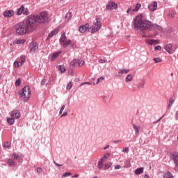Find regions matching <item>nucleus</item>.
Returning a JSON list of instances; mask_svg holds the SVG:
<instances>
[{"instance_id":"1","label":"nucleus","mask_w":178,"mask_h":178,"mask_svg":"<svg viewBox=\"0 0 178 178\" xmlns=\"http://www.w3.org/2000/svg\"><path fill=\"white\" fill-rule=\"evenodd\" d=\"M35 18L33 17H27L22 22L17 24L16 34L17 35H24L27 33H31L35 29L34 27Z\"/></svg>"},{"instance_id":"2","label":"nucleus","mask_w":178,"mask_h":178,"mask_svg":"<svg viewBox=\"0 0 178 178\" xmlns=\"http://www.w3.org/2000/svg\"><path fill=\"white\" fill-rule=\"evenodd\" d=\"M134 27L135 30H140L143 34L145 31L152 30V22L147 19H143V15H138L134 21Z\"/></svg>"},{"instance_id":"3","label":"nucleus","mask_w":178,"mask_h":178,"mask_svg":"<svg viewBox=\"0 0 178 178\" xmlns=\"http://www.w3.org/2000/svg\"><path fill=\"white\" fill-rule=\"evenodd\" d=\"M29 17L35 18V21L33 22V27L35 28L37 23H48L49 20L48 13L46 11L40 13L38 15H29Z\"/></svg>"},{"instance_id":"4","label":"nucleus","mask_w":178,"mask_h":178,"mask_svg":"<svg viewBox=\"0 0 178 178\" xmlns=\"http://www.w3.org/2000/svg\"><path fill=\"white\" fill-rule=\"evenodd\" d=\"M19 98H21L22 101H29V99H30V87L29 86H25L19 91Z\"/></svg>"},{"instance_id":"5","label":"nucleus","mask_w":178,"mask_h":178,"mask_svg":"<svg viewBox=\"0 0 178 178\" xmlns=\"http://www.w3.org/2000/svg\"><path fill=\"white\" fill-rule=\"evenodd\" d=\"M101 27H102L101 20L99 19V18H96V22H95L93 25L89 28V32L92 33V34H94V33L99 31V30H101Z\"/></svg>"},{"instance_id":"6","label":"nucleus","mask_w":178,"mask_h":178,"mask_svg":"<svg viewBox=\"0 0 178 178\" xmlns=\"http://www.w3.org/2000/svg\"><path fill=\"white\" fill-rule=\"evenodd\" d=\"M106 10H113V9H118V4L115 2L108 1L106 6Z\"/></svg>"},{"instance_id":"7","label":"nucleus","mask_w":178,"mask_h":178,"mask_svg":"<svg viewBox=\"0 0 178 178\" xmlns=\"http://www.w3.org/2000/svg\"><path fill=\"white\" fill-rule=\"evenodd\" d=\"M30 48V53L34 54V52H36L38 50V44L37 42H31L29 44Z\"/></svg>"},{"instance_id":"8","label":"nucleus","mask_w":178,"mask_h":178,"mask_svg":"<svg viewBox=\"0 0 178 178\" xmlns=\"http://www.w3.org/2000/svg\"><path fill=\"white\" fill-rule=\"evenodd\" d=\"M158 8V3L156 1H153L152 4L148 6V9L150 12H155Z\"/></svg>"},{"instance_id":"9","label":"nucleus","mask_w":178,"mask_h":178,"mask_svg":"<svg viewBox=\"0 0 178 178\" xmlns=\"http://www.w3.org/2000/svg\"><path fill=\"white\" fill-rule=\"evenodd\" d=\"M20 112L17 110L13 111L11 113V117L14 119H20Z\"/></svg>"},{"instance_id":"10","label":"nucleus","mask_w":178,"mask_h":178,"mask_svg":"<svg viewBox=\"0 0 178 178\" xmlns=\"http://www.w3.org/2000/svg\"><path fill=\"white\" fill-rule=\"evenodd\" d=\"M14 15L15 12L13 11V10H7L3 13V16L5 17H12V16H13Z\"/></svg>"},{"instance_id":"11","label":"nucleus","mask_w":178,"mask_h":178,"mask_svg":"<svg viewBox=\"0 0 178 178\" xmlns=\"http://www.w3.org/2000/svg\"><path fill=\"white\" fill-rule=\"evenodd\" d=\"M172 156L175 166H178V152H174Z\"/></svg>"},{"instance_id":"12","label":"nucleus","mask_w":178,"mask_h":178,"mask_svg":"<svg viewBox=\"0 0 178 178\" xmlns=\"http://www.w3.org/2000/svg\"><path fill=\"white\" fill-rule=\"evenodd\" d=\"M67 40V38L66 37V33H63L59 40L60 44H61V45H63V44L66 42Z\"/></svg>"},{"instance_id":"13","label":"nucleus","mask_w":178,"mask_h":178,"mask_svg":"<svg viewBox=\"0 0 178 178\" xmlns=\"http://www.w3.org/2000/svg\"><path fill=\"white\" fill-rule=\"evenodd\" d=\"M60 54H62L61 51H56V52L53 53V54L51 55V57L50 58V60L51 62H54V60H55L56 59V58H58V56H59V55Z\"/></svg>"},{"instance_id":"14","label":"nucleus","mask_w":178,"mask_h":178,"mask_svg":"<svg viewBox=\"0 0 178 178\" xmlns=\"http://www.w3.org/2000/svg\"><path fill=\"white\" fill-rule=\"evenodd\" d=\"M58 33H59V29H54L49 34L47 40H51V38H52V37H54V35H56V34H58Z\"/></svg>"},{"instance_id":"15","label":"nucleus","mask_w":178,"mask_h":178,"mask_svg":"<svg viewBox=\"0 0 178 178\" xmlns=\"http://www.w3.org/2000/svg\"><path fill=\"white\" fill-rule=\"evenodd\" d=\"M146 42L149 45H154V44H158V42H159V40L154 39H147Z\"/></svg>"},{"instance_id":"16","label":"nucleus","mask_w":178,"mask_h":178,"mask_svg":"<svg viewBox=\"0 0 178 178\" xmlns=\"http://www.w3.org/2000/svg\"><path fill=\"white\" fill-rule=\"evenodd\" d=\"M163 177V178H175V177L173 176V174H172L170 171H167L164 172Z\"/></svg>"},{"instance_id":"17","label":"nucleus","mask_w":178,"mask_h":178,"mask_svg":"<svg viewBox=\"0 0 178 178\" xmlns=\"http://www.w3.org/2000/svg\"><path fill=\"white\" fill-rule=\"evenodd\" d=\"M129 72H130V70H126V69L119 70L118 76L120 77V76H121L120 74H127V73H129Z\"/></svg>"},{"instance_id":"18","label":"nucleus","mask_w":178,"mask_h":178,"mask_svg":"<svg viewBox=\"0 0 178 178\" xmlns=\"http://www.w3.org/2000/svg\"><path fill=\"white\" fill-rule=\"evenodd\" d=\"M152 29H154V30H159V31H162V26L156 24H152Z\"/></svg>"},{"instance_id":"19","label":"nucleus","mask_w":178,"mask_h":178,"mask_svg":"<svg viewBox=\"0 0 178 178\" xmlns=\"http://www.w3.org/2000/svg\"><path fill=\"white\" fill-rule=\"evenodd\" d=\"M172 47L171 44H168L165 46V51H167L168 54H172Z\"/></svg>"},{"instance_id":"20","label":"nucleus","mask_w":178,"mask_h":178,"mask_svg":"<svg viewBox=\"0 0 178 178\" xmlns=\"http://www.w3.org/2000/svg\"><path fill=\"white\" fill-rule=\"evenodd\" d=\"M98 169H102L104 168V159H101L97 163Z\"/></svg>"},{"instance_id":"21","label":"nucleus","mask_w":178,"mask_h":178,"mask_svg":"<svg viewBox=\"0 0 178 178\" xmlns=\"http://www.w3.org/2000/svg\"><path fill=\"white\" fill-rule=\"evenodd\" d=\"M133 127L135 130V134L136 136H138L140 134V128L137 127L135 124H133Z\"/></svg>"},{"instance_id":"22","label":"nucleus","mask_w":178,"mask_h":178,"mask_svg":"<svg viewBox=\"0 0 178 178\" xmlns=\"http://www.w3.org/2000/svg\"><path fill=\"white\" fill-rule=\"evenodd\" d=\"M23 10H24V6H22L19 8L17 10L16 15H22L23 13Z\"/></svg>"},{"instance_id":"23","label":"nucleus","mask_w":178,"mask_h":178,"mask_svg":"<svg viewBox=\"0 0 178 178\" xmlns=\"http://www.w3.org/2000/svg\"><path fill=\"white\" fill-rule=\"evenodd\" d=\"M141 173H144V168H139L135 170L136 175H141Z\"/></svg>"},{"instance_id":"24","label":"nucleus","mask_w":178,"mask_h":178,"mask_svg":"<svg viewBox=\"0 0 178 178\" xmlns=\"http://www.w3.org/2000/svg\"><path fill=\"white\" fill-rule=\"evenodd\" d=\"M7 122H8V124L13 125V124H15V118H8Z\"/></svg>"},{"instance_id":"25","label":"nucleus","mask_w":178,"mask_h":178,"mask_svg":"<svg viewBox=\"0 0 178 178\" xmlns=\"http://www.w3.org/2000/svg\"><path fill=\"white\" fill-rule=\"evenodd\" d=\"M8 165L9 166H15V165H16V162H15V161H13V159H9L8 160V162H7Z\"/></svg>"},{"instance_id":"26","label":"nucleus","mask_w":178,"mask_h":178,"mask_svg":"<svg viewBox=\"0 0 178 178\" xmlns=\"http://www.w3.org/2000/svg\"><path fill=\"white\" fill-rule=\"evenodd\" d=\"M15 44H17L18 45H20V44H24L26 42V40L24 39H18L15 41Z\"/></svg>"},{"instance_id":"27","label":"nucleus","mask_w":178,"mask_h":178,"mask_svg":"<svg viewBox=\"0 0 178 178\" xmlns=\"http://www.w3.org/2000/svg\"><path fill=\"white\" fill-rule=\"evenodd\" d=\"M70 19H72V13L69 12L65 15V20L70 22Z\"/></svg>"},{"instance_id":"28","label":"nucleus","mask_w":178,"mask_h":178,"mask_svg":"<svg viewBox=\"0 0 178 178\" xmlns=\"http://www.w3.org/2000/svg\"><path fill=\"white\" fill-rule=\"evenodd\" d=\"M175 102V99L172 97H170L169 99V104H168V109H170L172 108V105H173V103Z\"/></svg>"},{"instance_id":"29","label":"nucleus","mask_w":178,"mask_h":178,"mask_svg":"<svg viewBox=\"0 0 178 178\" xmlns=\"http://www.w3.org/2000/svg\"><path fill=\"white\" fill-rule=\"evenodd\" d=\"M140 8H141V4L140 3H137L136 5V7L134 9L132 10V12H138L140 10Z\"/></svg>"},{"instance_id":"30","label":"nucleus","mask_w":178,"mask_h":178,"mask_svg":"<svg viewBox=\"0 0 178 178\" xmlns=\"http://www.w3.org/2000/svg\"><path fill=\"white\" fill-rule=\"evenodd\" d=\"M133 80V76L131 74H128L127 76L125 78V82L129 83Z\"/></svg>"},{"instance_id":"31","label":"nucleus","mask_w":178,"mask_h":178,"mask_svg":"<svg viewBox=\"0 0 178 178\" xmlns=\"http://www.w3.org/2000/svg\"><path fill=\"white\" fill-rule=\"evenodd\" d=\"M72 42L71 40H66L65 43L63 44V47L64 48H67L69 47V44Z\"/></svg>"},{"instance_id":"32","label":"nucleus","mask_w":178,"mask_h":178,"mask_svg":"<svg viewBox=\"0 0 178 178\" xmlns=\"http://www.w3.org/2000/svg\"><path fill=\"white\" fill-rule=\"evenodd\" d=\"M58 70L61 73H65L66 72V68H65V66L63 65H59L58 66Z\"/></svg>"},{"instance_id":"33","label":"nucleus","mask_w":178,"mask_h":178,"mask_svg":"<svg viewBox=\"0 0 178 178\" xmlns=\"http://www.w3.org/2000/svg\"><path fill=\"white\" fill-rule=\"evenodd\" d=\"M79 31H80L81 33H86V31H87L84 26L83 25L80 26L79 28Z\"/></svg>"},{"instance_id":"34","label":"nucleus","mask_w":178,"mask_h":178,"mask_svg":"<svg viewBox=\"0 0 178 178\" xmlns=\"http://www.w3.org/2000/svg\"><path fill=\"white\" fill-rule=\"evenodd\" d=\"M10 145H11L10 143H9V142H6V143H4V144L3 145V147L4 148H10Z\"/></svg>"},{"instance_id":"35","label":"nucleus","mask_w":178,"mask_h":178,"mask_svg":"<svg viewBox=\"0 0 178 178\" xmlns=\"http://www.w3.org/2000/svg\"><path fill=\"white\" fill-rule=\"evenodd\" d=\"M22 65H20V61L15 60L14 62V67H20Z\"/></svg>"},{"instance_id":"36","label":"nucleus","mask_w":178,"mask_h":178,"mask_svg":"<svg viewBox=\"0 0 178 178\" xmlns=\"http://www.w3.org/2000/svg\"><path fill=\"white\" fill-rule=\"evenodd\" d=\"M104 80H105V77L104 76L98 78L96 84H99L100 81H104Z\"/></svg>"},{"instance_id":"37","label":"nucleus","mask_w":178,"mask_h":178,"mask_svg":"<svg viewBox=\"0 0 178 178\" xmlns=\"http://www.w3.org/2000/svg\"><path fill=\"white\" fill-rule=\"evenodd\" d=\"M22 14L25 15V16H27V15H29V9L25 8L24 6V10L22 11Z\"/></svg>"},{"instance_id":"38","label":"nucleus","mask_w":178,"mask_h":178,"mask_svg":"<svg viewBox=\"0 0 178 178\" xmlns=\"http://www.w3.org/2000/svg\"><path fill=\"white\" fill-rule=\"evenodd\" d=\"M153 60L155 62V63H159L162 62V59H161L160 58H154Z\"/></svg>"},{"instance_id":"39","label":"nucleus","mask_w":178,"mask_h":178,"mask_svg":"<svg viewBox=\"0 0 178 178\" xmlns=\"http://www.w3.org/2000/svg\"><path fill=\"white\" fill-rule=\"evenodd\" d=\"M112 166V162H109L107 164H105L104 169H109Z\"/></svg>"},{"instance_id":"40","label":"nucleus","mask_w":178,"mask_h":178,"mask_svg":"<svg viewBox=\"0 0 178 178\" xmlns=\"http://www.w3.org/2000/svg\"><path fill=\"white\" fill-rule=\"evenodd\" d=\"M21 83H22V81L20 80V79H17L15 81L16 87H19V86H20Z\"/></svg>"},{"instance_id":"41","label":"nucleus","mask_w":178,"mask_h":178,"mask_svg":"<svg viewBox=\"0 0 178 178\" xmlns=\"http://www.w3.org/2000/svg\"><path fill=\"white\" fill-rule=\"evenodd\" d=\"M77 63L79 66H83V65H84V61L79 59V60H77Z\"/></svg>"},{"instance_id":"42","label":"nucleus","mask_w":178,"mask_h":178,"mask_svg":"<svg viewBox=\"0 0 178 178\" xmlns=\"http://www.w3.org/2000/svg\"><path fill=\"white\" fill-rule=\"evenodd\" d=\"M20 62V65H23V63H24L26 62V58L24 56H21V61Z\"/></svg>"},{"instance_id":"43","label":"nucleus","mask_w":178,"mask_h":178,"mask_svg":"<svg viewBox=\"0 0 178 178\" xmlns=\"http://www.w3.org/2000/svg\"><path fill=\"white\" fill-rule=\"evenodd\" d=\"M108 158H109V154H104V156L102 158V159H103V161H106Z\"/></svg>"},{"instance_id":"44","label":"nucleus","mask_w":178,"mask_h":178,"mask_svg":"<svg viewBox=\"0 0 178 178\" xmlns=\"http://www.w3.org/2000/svg\"><path fill=\"white\" fill-rule=\"evenodd\" d=\"M144 86H145V83H144V81H142L140 83H139L138 88H144Z\"/></svg>"},{"instance_id":"45","label":"nucleus","mask_w":178,"mask_h":178,"mask_svg":"<svg viewBox=\"0 0 178 178\" xmlns=\"http://www.w3.org/2000/svg\"><path fill=\"white\" fill-rule=\"evenodd\" d=\"M69 176H72V173L70 172H65L63 175V177H69Z\"/></svg>"},{"instance_id":"46","label":"nucleus","mask_w":178,"mask_h":178,"mask_svg":"<svg viewBox=\"0 0 178 178\" xmlns=\"http://www.w3.org/2000/svg\"><path fill=\"white\" fill-rule=\"evenodd\" d=\"M73 86V84L72 83V82H70L67 85V90H72V86Z\"/></svg>"},{"instance_id":"47","label":"nucleus","mask_w":178,"mask_h":178,"mask_svg":"<svg viewBox=\"0 0 178 178\" xmlns=\"http://www.w3.org/2000/svg\"><path fill=\"white\" fill-rule=\"evenodd\" d=\"M82 26L84 27L85 30H86V31L88 30V29L90 28V24L88 23H86Z\"/></svg>"},{"instance_id":"48","label":"nucleus","mask_w":178,"mask_h":178,"mask_svg":"<svg viewBox=\"0 0 178 178\" xmlns=\"http://www.w3.org/2000/svg\"><path fill=\"white\" fill-rule=\"evenodd\" d=\"M65 108H66V106L65 105H63L60 109V111H59V115H62V112H63V110L65 109Z\"/></svg>"},{"instance_id":"49","label":"nucleus","mask_w":178,"mask_h":178,"mask_svg":"<svg viewBox=\"0 0 178 178\" xmlns=\"http://www.w3.org/2000/svg\"><path fill=\"white\" fill-rule=\"evenodd\" d=\"M76 63H77V60H76V59H74V60L70 63V65H71V66H75Z\"/></svg>"},{"instance_id":"50","label":"nucleus","mask_w":178,"mask_h":178,"mask_svg":"<svg viewBox=\"0 0 178 178\" xmlns=\"http://www.w3.org/2000/svg\"><path fill=\"white\" fill-rule=\"evenodd\" d=\"M154 49L155 51H161V49H162V47H161L160 45H158L154 47Z\"/></svg>"},{"instance_id":"51","label":"nucleus","mask_w":178,"mask_h":178,"mask_svg":"<svg viewBox=\"0 0 178 178\" xmlns=\"http://www.w3.org/2000/svg\"><path fill=\"white\" fill-rule=\"evenodd\" d=\"M129 147H124L122 152H125V154H127V152H129Z\"/></svg>"},{"instance_id":"52","label":"nucleus","mask_w":178,"mask_h":178,"mask_svg":"<svg viewBox=\"0 0 178 178\" xmlns=\"http://www.w3.org/2000/svg\"><path fill=\"white\" fill-rule=\"evenodd\" d=\"M45 83H47V79H44L41 81V86H44L45 85Z\"/></svg>"},{"instance_id":"53","label":"nucleus","mask_w":178,"mask_h":178,"mask_svg":"<svg viewBox=\"0 0 178 178\" xmlns=\"http://www.w3.org/2000/svg\"><path fill=\"white\" fill-rule=\"evenodd\" d=\"M37 172H38V173H42V168H37Z\"/></svg>"},{"instance_id":"54","label":"nucleus","mask_w":178,"mask_h":178,"mask_svg":"<svg viewBox=\"0 0 178 178\" xmlns=\"http://www.w3.org/2000/svg\"><path fill=\"white\" fill-rule=\"evenodd\" d=\"M13 158H14V159H19V156L16 154H13Z\"/></svg>"},{"instance_id":"55","label":"nucleus","mask_w":178,"mask_h":178,"mask_svg":"<svg viewBox=\"0 0 178 178\" xmlns=\"http://www.w3.org/2000/svg\"><path fill=\"white\" fill-rule=\"evenodd\" d=\"M86 84H88V86H90V84H91V83H90V82H83L80 86L81 87L82 86H86Z\"/></svg>"},{"instance_id":"56","label":"nucleus","mask_w":178,"mask_h":178,"mask_svg":"<svg viewBox=\"0 0 178 178\" xmlns=\"http://www.w3.org/2000/svg\"><path fill=\"white\" fill-rule=\"evenodd\" d=\"M120 168H122V166L120 165H118L115 166V170H118V169H120Z\"/></svg>"},{"instance_id":"57","label":"nucleus","mask_w":178,"mask_h":178,"mask_svg":"<svg viewBox=\"0 0 178 178\" xmlns=\"http://www.w3.org/2000/svg\"><path fill=\"white\" fill-rule=\"evenodd\" d=\"M65 116H67V112H65L61 115V118H63Z\"/></svg>"},{"instance_id":"58","label":"nucleus","mask_w":178,"mask_h":178,"mask_svg":"<svg viewBox=\"0 0 178 178\" xmlns=\"http://www.w3.org/2000/svg\"><path fill=\"white\" fill-rule=\"evenodd\" d=\"M117 143H122V140H117L113 141L114 144H117Z\"/></svg>"},{"instance_id":"59","label":"nucleus","mask_w":178,"mask_h":178,"mask_svg":"<svg viewBox=\"0 0 178 178\" xmlns=\"http://www.w3.org/2000/svg\"><path fill=\"white\" fill-rule=\"evenodd\" d=\"M163 118V117L160 118L158 120H156V122H154V123H159V122H161V120H162V118Z\"/></svg>"},{"instance_id":"60","label":"nucleus","mask_w":178,"mask_h":178,"mask_svg":"<svg viewBox=\"0 0 178 178\" xmlns=\"http://www.w3.org/2000/svg\"><path fill=\"white\" fill-rule=\"evenodd\" d=\"M54 163L56 165V166H59V167L62 166V165L57 163L56 161H54Z\"/></svg>"},{"instance_id":"61","label":"nucleus","mask_w":178,"mask_h":178,"mask_svg":"<svg viewBox=\"0 0 178 178\" xmlns=\"http://www.w3.org/2000/svg\"><path fill=\"white\" fill-rule=\"evenodd\" d=\"M99 63H105V60H104V59H100L99 60Z\"/></svg>"},{"instance_id":"62","label":"nucleus","mask_w":178,"mask_h":178,"mask_svg":"<svg viewBox=\"0 0 178 178\" xmlns=\"http://www.w3.org/2000/svg\"><path fill=\"white\" fill-rule=\"evenodd\" d=\"M175 120H178V111L175 113Z\"/></svg>"},{"instance_id":"63","label":"nucleus","mask_w":178,"mask_h":178,"mask_svg":"<svg viewBox=\"0 0 178 178\" xmlns=\"http://www.w3.org/2000/svg\"><path fill=\"white\" fill-rule=\"evenodd\" d=\"M130 12H134V11H133V10H131V8H129V9L127 10V13H130Z\"/></svg>"},{"instance_id":"64","label":"nucleus","mask_w":178,"mask_h":178,"mask_svg":"<svg viewBox=\"0 0 178 178\" xmlns=\"http://www.w3.org/2000/svg\"><path fill=\"white\" fill-rule=\"evenodd\" d=\"M145 178H150V177H149V175L146 174V175H145Z\"/></svg>"}]
</instances>
